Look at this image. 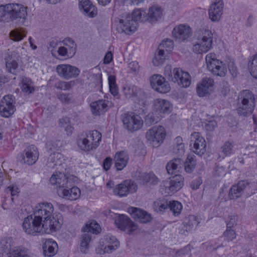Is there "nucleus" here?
Returning a JSON list of instances; mask_svg holds the SVG:
<instances>
[{"label":"nucleus","instance_id":"f257e3e1","mask_svg":"<svg viewBox=\"0 0 257 257\" xmlns=\"http://www.w3.org/2000/svg\"><path fill=\"white\" fill-rule=\"evenodd\" d=\"M27 16L28 8L22 4L10 3L0 6V22L23 24Z\"/></svg>","mask_w":257,"mask_h":257},{"label":"nucleus","instance_id":"f03ea898","mask_svg":"<svg viewBox=\"0 0 257 257\" xmlns=\"http://www.w3.org/2000/svg\"><path fill=\"white\" fill-rule=\"evenodd\" d=\"M54 207L50 203L38 204L34 208L33 213L39 218L43 224H47L52 232L60 227L59 219L53 216Z\"/></svg>","mask_w":257,"mask_h":257},{"label":"nucleus","instance_id":"7ed1b4c3","mask_svg":"<svg viewBox=\"0 0 257 257\" xmlns=\"http://www.w3.org/2000/svg\"><path fill=\"white\" fill-rule=\"evenodd\" d=\"M255 100L254 95L249 90L240 91L238 94L236 111L240 116L250 115L254 109Z\"/></svg>","mask_w":257,"mask_h":257},{"label":"nucleus","instance_id":"20e7f679","mask_svg":"<svg viewBox=\"0 0 257 257\" xmlns=\"http://www.w3.org/2000/svg\"><path fill=\"white\" fill-rule=\"evenodd\" d=\"M213 34L208 29H202L197 32L196 41L193 45L192 50L196 54L207 53L212 47Z\"/></svg>","mask_w":257,"mask_h":257},{"label":"nucleus","instance_id":"39448f33","mask_svg":"<svg viewBox=\"0 0 257 257\" xmlns=\"http://www.w3.org/2000/svg\"><path fill=\"white\" fill-rule=\"evenodd\" d=\"M48 226L47 224H43L34 213L25 218L22 224L23 230L27 234L34 236L38 233L49 234L53 232Z\"/></svg>","mask_w":257,"mask_h":257},{"label":"nucleus","instance_id":"423d86ee","mask_svg":"<svg viewBox=\"0 0 257 257\" xmlns=\"http://www.w3.org/2000/svg\"><path fill=\"white\" fill-rule=\"evenodd\" d=\"M173 108L171 102L164 99L157 98L153 101V110L147 115L150 122L156 123L165 116V114L171 112Z\"/></svg>","mask_w":257,"mask_h":257},{"label":"nucleus","instance_id":"0eeeda50","mask_svg":"<svg viewBox=\"0 0 257 257\" xmlns=\"http://www.w3.org/2000/svg\"><path fill=\"white\" fill-rule=\"evenodd\" d=\"M101 134L97 130L89 131L85 136L77 140V145L82 151L89 152L96 149L101 141Z\"/></svg>","mask_w":257,"mask_h":257},{"label":"nucleus","instance_id":"6e6552de","mask_svg":"<svg viewBox=\"0 0 257 257\" xmlns=\"http://www.w3.org/2000/svg\"><path fill=\"white\" fill-rule=\"evenodd\" d=\"M167 136L164 126L158 125L149 128L146 133V138L153 147H158L164 142Z\"/></svg>","mask_w":257,"mask_h":257},{"label":"nucleus","instance_id":"1a4fd4ad","mask_svg":"<svg viewBox=\"0 0 257 257\" xmlns=\"http://www.w3.org/2000/svg\"><path fill=\"white\" fill-rule=\"evenodd\" d=\"M206 63L208 69L213 74L223 77L227 72L225 64L218 60L215 54L210 53L206 56Z\"/></svg>","mask_w":257,"mask_h":257},{"label":"nucleus","instance_id":"9d476101","mask_svg":"<svg viewBox=\"0 0 257 257\" xmlns=\"http://www.w3.org/2000/svg\"><path fill=\"white\" fill-rule=\"evenodd\" d=\"M76 181L77 178L74 176L67 175L59 171L54 173L49 180L51 185L56 186L58 194L59 189L64 188L67 185H69L71 182H75Z\"/></svg>","mask_w":257,"mask_h":257},{"label":"nucleus","instance_id":"9b49d317","mask_svg":"<svg viewBox=\"0 0 257 257\" xmlns=\"http://www.w3.org/2000/svg\"><path fill=\"white\" fill-rule=\"evenodd\" d=\"M121 118L124 127L129 131H137L143 125L142 118L134 112L125 113L122 115Z\"/></svg>","mask_w":257,"mask_h":257},{"label":"nucleus","instance_id":"f8f14e48","mask_svg":"<svg viewBox=\"0 0 257 257\" xmlns=\"http://www.w3.org/2000/svg\"><path fill=\"white\" fill-rule=\"evenodd\" d=\"M56 71L59 76L66 80L77 77L80 72L76 66L67 64L58 65Z\"/></svg>","mask_w":257,"mask_h":257},{"label":"nucleus","instance_id":"ddd939ff","mask_svg":"<svg viewBox=\"0 0 257 257\" xmlns=\"http://www.w3.org/2000/svg\"><path fill=\"white\" fill-rule=\"evenodd\" d=\"M192 146L193 152L198 155H202L206 151L205 140L198 132H194L191 135L190 146Z\"/></svg>","mask_w":257,"mask_h":257},{"label":"nucleus","instance_id":"4468645a","mask_svg":"<svg viewBox=\"0 0 257 257\" xmlns=\"http://www.w3.org/2000/svg\"><path fill=\"white\" fill-rule=\"evenodd\" d=\"M152 88L161 93H166L170 90V86L165 78L160 75H154L150 79Z\"/></svg>","mask_w":257,"mask_h":257},{"label":"nucleus","instance_id":"2eb2a0df","mask_svg":"<svg viewBox=\"0 0 257 257\" xmlns=\"http://www.w3.org/2000/svg\"><path fill=\"white\" fill-rule=\"evenodd\" d=\"M132 19L131 26L129 29L125 28V31L130 33L131 31H136L139 26L138 22H145L147 21V13L142 9H137L134 10L131 15L126 14Z\"/></svg>","mask_w":257,"mask_h":257},{"label":"nucleus","instance_id":"dca6fc26","mask_svg":"<svg viewBox=\"0 0 257 257\" xmlns=\"http://www.w3.org/2000/svg\"><path fill=\"white\" fill-rule=\"evenodd\" d=\"M224 9L223 0H214L208 9L209 18L212 22H218L221 18Z\"/></svg>","mask_w":257,"mask_h":257},{"label":"nucleus","instance_id":"f3484780","mask_svg":"<svg viewBox=\"0 0 257 257\" xmlns=\"http://www.w3.org/2000/svg\"><path fill=\"white\" fill-rule=\"evenodd\" d=\"M138 186L134 182L125 180L115 187L113 193L120 197H123L136 192Z\"/></svg>","mask_w":257,"mask_h":257},{"label":"nucleus","instance_id":"a211bd4d","mask_svg":"<svg viewBox=\"0 0 257 257\" xmlns=\"http://www.w3.org/2000/svg\"><path fill=\"white\" fill-rule=\"evenodd\" d=\"M116 227L121 230H127V233L131 234L138 229L137 224L132 221L127 216L120 215L115 221Z\"/></svg>","mask_w":257,"mask_h":257},{"label":"nucleus","instance_id":"6ab92c4d","mask_svg":"<svg viewBox=\"0 0 257 257\" xmlns=\"http://www.w3.org/2000/svg\"><path fill=\"white\" fill-rule=\"evenodd\" d=\"M184 185V178L181 175H175L164 182L166 191L168 194L174 193L179 190Z\"/></svg>","mask_w":257,"mask_h":257},{"label":"nucleus","instance_id":"aec40b11","mask_svg":"<svg viewBox=\"0 0 257 257\" xmlns=\"http://www.w3.org/2000/svg\"><path fill=\"white\" fill-rule=\"evenodd\" d=\"M74 183L71 182L70 185H67L64 188L59 189L58 196L70 200H75L79 198L81 192L78 187L73 186Z\"/></svg>","mask_w":257,"mask_h":257},{"label":"nucleus","instance_id":"412c9836","mask_svg":"<svg viewBox=\"0 0 257 257\" xmlns=\"http://www.w3.org/2000/svg\"><path fill=\"white\" fill-rule=\"evenodd\" d=\"M174 76L172 81L177 82L179 85L183 87H188L191 84V77L190 74L183 71L180 68H176L173 70Z\"/></svg>","mask_w":257,"mask_h":257},{"label":"nucleus","instance_id":"4be33fe9","mask_svg":"<svg viewBox=\"0 0 257 257\" xmlns=\"http://www.w3.org/2000/svg\"><path fill=\"white\" fill-rule=\"evenodd\" d=\"M172 35L178 42H184L191 36V29L188 25L181 24L173 29Z\"/></svg>","mask_w":257,"mask_h":257},{"label":"nucleus","instance_id":"5701e85b","mask_svg":"<svg viewBox=\"0 0 257 257\" xmlns=\"http://www.w3.org/2000/svg\"><path fill=\"white\" fill-rule=\"evenodd\" d=\"M214 80L210 77H205L197 84V93L200 97L210 94L213 90Z\"/></svg>","mask_w":257,"mask_h":257},{"label":"nucleus","instance_id":"b1692460","mask_svg":"<svg viewBox=\"0 0 257 257\" xmlns=\"http://www.w3.org/2000/svg\"><path fill=\"white\" fill-rule=\"evenodd\" d=\"M79 9L86 17L93 18L97 15L96 7L89 0H79Z\"/></svg>","mask_w":257,"mask_h":257},{"label":"nucleus","instance_id":"393cba45","mask_svg":"<svg viewBox=\"0 0 257 257\" xmlns=\"http://www.w3.org/2000/svg\"><path fill=\"white\" fill-rule=\"evenodd\" d=\"M128 211L132 215V217L139 222L145 223L151 220V215L140 208L130 207L128 208Z\"/></svg>","mask_w":257,"mask_h":257},{"label":"nucleus","instance_id":"a878e982","mask_svg":"<svg viewBox=\"0 0 257 257\" xmlns=\"http://www.w3.org/2000/svg\"><path fill=\"white\" fill-rule=\"evenodd\" d=\"M116 25V30L119 33H124L127 35H131L136 31H131L130 33L125 31V29H128L131 26L132 19L127 15L122 16L120 18H116L115 20Z\"/></svg>","mask_w":257,"mask_h":257},{"label":"nucleus","instance_id":"bb28decb","mask_svg":"<svg viewBox=\"0 0 257 257\" xmlns=\"http://www.w3.org/2000/svg\"><path fill=\"white\" fill-rule=\"evenodd\" d=\"M42 249L45 257H52L57 252L58 245L52 239H46L42 244Z\"/></svg>","mask_w":257,"mask_h":257},{"label":"nucleus","instance_id":"cd10ccee","mask_svg":"<svg viewBox=\"0 0 257 257\" xmlns=\"http://www.w3.org/2000/svg\"><path fill=\"white\" fill-rule=\"evenodd\" d=\"M39 157L37 148L33 146H30L25 150L23 160L25 163L31 165L36 163Z\"/></svg>","mask_w":257,"mask_h":257},{"label":"nucleus","instance_id":"c85d7f7f","mask_svg":"<svg viewBox=\"0 0 257 257\" xmlns=\"http://www.w3.org/2000/svg\"><path fill=\"white\" fill-rule=\"evenodd\" d=\"M114 160L116 170H122L127 165L129 157L126 152L120 151L115 154Z\"/></svg>","mask_w":257,"mask_h":257},{"label":"nucleus","instance_id":"c756f323","mask_svg":"<svg viewBox=\"0 0 257 257\" xmlns=\"http://www.w3.org/2000/svg\"><path fill=\"white\" fill-rule=\"evenodd\" d=\"M65 158L62 154L59 153H54L50 155L48 158L47 165L49 168H55L57 167H63Z\"/></svg>","mask_w":257,"mask_h":257},{"label":"nucleus","instance_id":"7c9ffc66","mask_svg":"<svg viewBox=\"0 0 257 257\" xmlns=\"http://www.w3.org/2000/svg\"><path fill=\"white\" fill-rule=\"evenodd\" d=\"M247 185L244 181L239 182L236 185H233L230 189L229 197L231 199H236L240 197Z\"/></svg>","mask_w":257,"mask_h":257},{"label":"nucleus","instance_id":"2f4dec72","mask_svg":"<svg viewBox=\"0 0 257 257\" xmlns=\"http://www.w3.org/2000/svg\"><path fill=\"white\" fill-rule=\"evenodd\" d=\"M107 102L105 100L101 99L92 102L90 107L92 113L95 115L103 113L107 110Z\"/></svg>","mask_w":257,"mask_h":257},{"label":"nucleus","instance_id":"473e14b6","mask_svg":"<svg viewBox=\"0 0 257 257\" xmlns=\"http://www.w3.org/2000/svg\"><path fill=\"white\" fill-rule=\"evenodd\" d=\"M184 162L182 159L180 158L174 159L167 164L166 170L169 174H175L179 172Z\"/></svg>","mask_w":257,"mask_h":257},{"label":"nucleus","instance_id":"72a5a7b5","mask_svg":"<svg viewBox=\"0 0 257 257\" xmlns=\"http://www.w3.org/2000/svg\"><path fill=\"white\" fill-rule=\"evenodd\" d=\"M162 10L160 7L153 6L151 7L147 14V20L151 23L155 22L162 16Z\"/></svg>","mask_w":257,"mask_h":257},{"label":"nucleus","instance_id":"f704fd0d","mask_svg":"<svg viewBox=\"0 0 257 257\" xmlns=\"http://www.w3.org/2000/svg\"><path fill=\"white\" fill-rule=\"evenodd\" d=\"M199 223L196 216L190 215L184 218L183 225L187 231H191L196 229Z\"/></svg>","mask_w":257,"mask_h":257},{"label":"nucleus","instance_id":"c9c22d12","mask_svg":"<svg viewBox=\"0 0 257 257\" xmlns=\"http://www.w3.org/2000/svg\"><path fill=\"white\" fill-rule=\"evenodd\" d=\"M169 201L164 198L156 199L153 203L154 210L158 213L164 212L168 208Z\"/></svg>","mask_w":257,"mask_h":257},{"label":"nucleus","instance_id":"e433bc0d","mask_svg":"<svg viewBox=\"0 0 257 257\" xmlns=\"http://www.w3.org/2000/svg\"><path fill=\"white\" fill-rule=\"evenodd\" d=\"M100 247L98 248L97 251L98 253L100 254H103L105 253H110L118 248L119 246V242L115 241L113 244H101V242H100Z\"/></svg>","mask_w":257,"mask_h":257},{"label":"nucleus","instance_id":"4c0bfd02","mask_svg":"<svg viewBox=\"0 0 257 257\" xmlns=\"http://www.w3.org/2000/svg\"><path fill=\"white\" fill-rule=\"evenodd\" d=\"M27 32L23 28H18L14 29L10 33V39L15 42L22 40L27 36Z\"/></svg>","mask_w":257,"mask_h":257},{"label":"nucleus","instance_id":"58836bf2","mask_svg":"<svg viewBox=\"0 0 257 257\" xmlns=\"http://www.w3.org/2000/svg\"><path fill=\"white\" fill-rule=\"evenodd\" d=\"M91 240V235L90 232H83L80 238V248L81 252H86L89 248V244Z\"/></svg>","mask_w":257,"mask_h":257},{"label":"nucleus","instance_id":"ea45409f","mask_svg":"<svg viewBox=\"0 0 257 257\" xmlns=\"http://www.w3.org/2000/svg\"><path fill=\"white\" fill-rule=\"evenodd\" d=\"M183 164L185 172L187 173H191L196 165L195 156L193 154L188 155Z\"/></svg>","mask_w":257,"mask_h":257},{"label":"nucleus","instance_id":"a19ab883","mask_svg":"<svg viewBox=\"0 0 257 257\" xmlns=\"http://www.w3.org/2000/svg\"><path fill=\"white\" fill-rule=\"evenodd\" d=\"M63 46L68 51V57H72L76 51V44L71 38H65L63 41Z\"/></svg>","mask_w":257,"mask_h":257},{"label":"nucleus","instance_id":"79ce46f5","mask_svg":"<svg viewBox=\"0 0 257 257\" xmlns=\"http://www.w3.org/2000/svg\"><path fill=\"white\" fill-rule=\"evenodd\" d=\"M21 89L23 92L29 94L34 91L33 84L31 80L27 77H23L22 79Z\"/></svg>","mask_w":257,"mask_h":257},{"label":"nucleus","instance_id":"37998d69","mask_svg":"<svg viewBox=\"0 0 257 257\" xmlns=\"http://www.w3.org/2000/svg\"><path fill=\"white\" fill-rule=\"evenodd\" d=\"M220 150L224 156H230L234 151L235 144L233 141H226L221 147Z\"/></svg>","mask_w":257,"mask_h":257},{"label":"nucleus","instance_id":"c03bdc74","mask_svg":"<svg viewBox=\"0 0 257 257\" xmlns=\"http://www.w3.org/2000/svg\"><path fill=\"white\" fill-rule=\"evenodd\" d=\"M28 251L21 246L16 247L10 250L8 257H28Z\"/></svg>","mask_w":257,"mask_h":257},{"label":"nucleus","instance_id":"a18cd8bd","mask_svg":"<svg viewBox=\"0 0 257 257\" xmlns=\"http://www.w3.org/2000/svg\"><path fill=\"white\" fill-rule=\"evenodd\" d=\"M100 230V225L94 220L91 221L89 224H86L82 229L83 232H90L91 235L92 233H98Z\"/></svg>","mask_w":257,"mask_h":257},{"label":"nucleus","instance_id":"49530a36","mask_svg":"<svg viewBox=\"0 0 257 257\" xmlns=\"http://www.w3.org/2000/svg\"><path fill=\"white\" fill-rule=\"evenodd\" d=\"M168 53L164 51V49L158 48V52L156 53L155 57L153 60V64L157 66L163 64L166 59Z\"/></svg>","mask_w":257,"mask_h":257},{"label":"nucleus","instance_id":"de8ad7c7","mask_svg":"<svg viewBox=\"0 0 257 257\" xmlns=\"http://www.w3.org/2000/svg\"><path fill=\"white\" fill-rule=\"evenodd\" d=\"M144 184H150L151 185L157 184L159 180L154 174H143L140 178Z\"/></svg>","mask_w":257,"mask_h":257},{"label":"nucleus","instance_id":"09e8293b","mask_svg":"<svg viewBox=\"0 0 257 257\" xmlns=\"http://www.w3.org/2000/svg\"><path fill=\"white\" fill-rule=\"evenodd\" d=\"M13 243L12 237H6L2 239L0 241V253L3 254L10 250Z\"/></svg>","mask_w":257,"mask_h":257},{"label":"nucleus","instance_id":"8fccbe9b","mask_svg":"<svg viewBox=\"0 0 257 257\" xmlns=\"http://www.w3.org/2000/svg\"><path fill=\"white\" fill-rule=\"evenodd\" d=\"M15 97L12 95H5L2 99L0 102V107L1 109L3 110L6 109V106H15Z\"/></svg>","mask_w":257,"mask_h":257},{"label":"nucleus","instance_id":"3c124183","mask_svg":"<svg viewBox=\"0 0 257 257\" xmlns=\"http://www.w3.org/2000/svg\"><path fill=\"white\" fill-rule=\"evenodd\" d=\"M168 208L173 212L175 216H178L182 209V205L181 203L177 201H169Z\"/></svg>","mask_w":257,"mask_h":257},{"label":"nucleus","instance_id":"603ef678","mask_svg":"<svg viewBox=\"0 0 257 257\" xmlns=\"http://www.w3.org/2000/svg\"><path fill=\"white\" fill-rule=\"evenodd\" d=\"M75 84V81H70L68 82L59 81L57 82L55 86L56 88L63 90H70Z\"/></svg>","mask_w":257,"mask_h":257},{"label":"nucleus","instance_id":"864d4df0","mask_svg":"<svg viewBox=\"0 0 257 257\" xmlns=\"http://www.w3.org/2000/svg\"><path fill=\"white\" fill-rule=\"evenodd\" d=\"M109 90L110 93L115 96L118 93V89L116 84V78L114 75H110L108 78Z\"/></svg>","mask_w":257,"mask_h":257},{"label":"nucleus","instance_id":"5fc2aeb1","mask_svg":"<svg viewBox=\"0 0 257 257\" xmlns=\"http://www.w3.org/2000/svg\"><path fill=\"white\" fill-rule=\"evenodd\" d=\"M174 47V42L171 39H167L164 40L159 45V48L161 49H164L167 53L170 52Z\"/></svg>","mask_w":257,"mask_h":257},{"label":"nucleus","instance_id":"6e6d98bb","mask_svg":"<svg viewBox=\"0 0 257 257\" xmlns=\"http://www.w3.org/2000/svg\"><path fill=\"white\" fill-rule=\"evenodd\" d=\"M17 67L18 63L15 60L10 59L6 62V68L9 72L16 74Z\"/></svg>","mask_w":257,"mask_h":257},{"label":"nucleus","instance_id":"4d7b16f0","mask_svg":"<svg viewBox=\"0 0 257 257\" xmlns=\"http://www.w3.org/2000/svg\"><path fill=\"white\" fill-rule=\"evenodd\" d=\"M57 97L61 102L69 103L72 101L73 97L70 93H60L57 95Z\"/></svg>","mask_w":257,"mask_h":257},{"label":"nucleus","instance_id":"13d9d810","mask_svg":"<svg viewBox=\"0 0 257 257\" xmlns=\"http://www.w3.org/2000/svg\"><path fill=\"white\" fill-rule=\"evenodd\" d=\"M6 109H4L3 110L1 109L0 107V113L1 115L5 117H8L14 113L16 109L15 106H6Z\"/></svg>","mask_w":257,"mask_h":257},{"label":"nucleus","instance_id":"bf43d9fd","mask_svg":"<svg viewBox=\"0 0 257 257\" xmlns=\"http://www.w3.org/2000/svg\"><path fill=\"white\" fill-rule=\"evenodd\" d=\"M6 192L7 193H10L12 196H15L18 195L20 189L16 184H12L7 188Z\"/></svg>","mask_w":257,"mask_h":257},{"label":"nucleus","instance_id":"052dcab7","mask_svg":"<svg viewBox=\"0 0 257 257\" xmlns=\"http://www.w3.org/2000/svg\"><path fill=\"white\" fill-rule=\"evenodd\" d=\"M237 223V217L235 215H230L228 216V220L226 221L227 228L231 229Z\"/></svg>","mask_w":257,"mask_h":257},{"label":"nucleus","instance_id":"680f3d73","mask_svg":"<svg viewBox=\"0 0 257 257\" xmlns=\"http://www.w3.org/2000/svg\"><path fill=\"white\" fill-rule=\"evenodd\" d=\"M217 125V123L215 120L207 121L205 122L204 128L207 131L212 132L214 131Z\"/></svg>","mask_w":257,"mask_h":257},{"label":"nucleus","instance_id":"e2e57ef3","mask_svg":"<svg viewBox=\"0 0 257 257\" xmlns=\"http://www.w3.org/2000/svg\"><path fill=\"white\" fill-rule=\"evenodd\" d=\"M102 241L101 242V244L105 243H115V241H119L116 238L111 234H107L104 236V238L102 239Z\"/></svg>","mask_w":257,"mask_h":257},{"label":"nucleus","instance_id":"0e129e2a","mask_svg":"<svg viewBox=\"0 0 257 257\" xmlns=\"http://www.w3.org/2000/svg\"><path fill=\"white\" fill-rule=\"evenodd\" d=\"M224 235L227 240L231 241L236 237V234L234 230L230 228H227L224 233Z\"/></svg>","mask_w":257,"mask_h":257},{"label":"nucleus","instance_id":"69168bd1","mask_svg":"<svg viewBox=\"0 0 257 257\" xmlns=\"http://www.w3.org/2000/svg\"><path fill=\"white\" fill-rule=\"evenodd\" d=\"M256 67H257V53L253 56L251 61L248 62V68L252 76V72H253V68H256Z\"/></svg>","mask_w":257,"mask_h":257},{"label":"nucleus","instance_id":"338daca9","mask_svg":"<svg viewBox=\"0 0 257 257\" xmlns=\"http://www.w3.org/2000/svg\"><path fill=\"white\" fill-rule=\"evenodd\" d=\"M184 144L180 145L179 146H174V153L178 156H182L185 152Z\"/></svg>","mask_w":257,"mask_h":257},{"label":"nucleus","instance_id":"774afa93","mask_svg":"<svg viewBox=\"0 0 257 257\" xmlns=\"http://www.w3.org/2000/svg\"><path fill=\"white\" fill-rule=\"evenodd\" d=\"M128 67L132 71L131 72H138L140 66L137 61H132L128 64Z\"/></svg>","mask_w":257,"mask_h":257}]
</instances>
